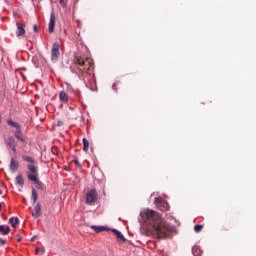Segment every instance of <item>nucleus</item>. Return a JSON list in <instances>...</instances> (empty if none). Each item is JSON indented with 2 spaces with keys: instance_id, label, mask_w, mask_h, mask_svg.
<instances>
[{
  "instance_id": "1",
  "label": "nucleus",
  "mask_w": 256,
  "mask_h": 256,
  "mask_svg": "<svg viewBox=\"0 0 256 256\" xmlns=\"http://www.w3.org/2000/svg\"><path fill=\"white\" fill-rule=\"evenodd\" d=\"M141 219L145 223L152 235L156 239H165L171 233V226L167 221L163 220L161 215L151 209H143L140 212Z\"/></svg>"
},
{
  "instance_id": "2",
  "label": "nucleus",
  "mask_w": 256,
  "mask_h": 256,
  "mask_svg": "<svg viewBox=\"0 0 256 256\" xmlns=\"http://www.w3.org/2000/svg\"><path fill=\"white\" fill-rule=\"evenodd\" d=\"M95 62L91 58L83 56H75L74 58V71L79 77L80 81H83L86 87H91V83L95 81Z\"/></svg>"
},
{
  "instance_id": "3",
  "label": "nucleus",
  "mask_w": 256,
  "mask_h": 256,
  "mask_svg": "<svg viewBox=\"0 0 256 256\" xmlns=\"http://www.w3.org/2000/svg\"><path fill=\"white\" fill-rule=\"evenodd\" d=\"M7 123L10 125V127H14L16 129L14 132V137L18 139V141H21V143H24V145H27V140H25V136H23V132H21V126L19 123L13 120H7Z\"/></svg>"
},
{
  "instance_id": "4",
  "label": "nucleus",
  "mask_w": 256,
  "mask_h": 256,
  "mask_svg": "<svg viewBox=\"0 0 256 256\" xmlns=\"http://www.w3.org/2000/svg\"><path fill=\"white\" fill-rule=\"evenodd\" d=\"M99 198V194L97 193L96 189H91L86 193V203L87 205H93L97 202Z\"/></svg>"
},
{
  "instance_id": "5",
  "label": "nucleus",
  "mask_w": 256,
  "mask_h": 256,
  "mask_svg": "<svg viewBox=\"0 0 256 256\" xmlns=\"http://www.w3.org/2000/svg\"><path fill=\"white\" fill-rule=\"evenodd\" d=\"M59 42H54L51 49V60L54 63L59 61V57L61 56V52H59Z\"/></svg>"
},
{
  "instance_id": "6",
  "label": "nucleus",
  "mask_w": 256,
  "mask_h": 256,
  "mask_svg": "<svg viewBox=\"0 0 256 256\" xmlns=\"http://www.w3.org/2000/svg\"><path fill=\"white\" fill-rule=\"evenodd\" d=\"M28 170L30 172L27 173V178L29 181H37L39 178L37 176L39 175V172L37 171V168L33 164L28 165Z\"/></svg>"
},
{
  "instance_id": "7",
  "label": "nucleus",
  "mask_w": 256,
  "mask_h": 256,
  "mask_svg": "<svg viewBox=\"0 0 256 256\" xmlns=\"http://www.w3.org/2000/svg\"><path fill=\"white\" fill-rule=\"evenodd\" d=\"M4 143H6L8 147H10L13 153H17V140H15V137L9 136L7 139L4 140Z\"/></svg>"
},
{
  "instance_id": "8",
  "label": "nucleus",
  "mask_w": 256,
  "mask_h": 256,
  "mask_svg": "<svg viewBox=\"0 0 256 256\" xmlns=\"http://www.w3.org/2000/svg\"><path fill=\"white\" fill-rule=\"evenodd\" d=\"M16 27H17V31H16L17 37H21L25 35V26L23 25V23L17 22Z\"/></svg>"
},
{
  "instance_id": "9",
  "label": "nucleus",
  "mask_w": 256,
  "mask_h": 256,
  "mask_svg": "<svg viewBox=\"0 0 256 256\" xmlns=\"http://www.w3.org/2000/svg\"><path fill=\"white\" fill-rule=\"evenodd\" d=\"M48 31H49V33H53L55 31V14L54 13L50 14V22H49Z\"/></svg>"
},
{
  "instance_id": "10",
  "label": "nucleus",
  "mask_w": 256,
  "mask_h": 256,
  "mask_svg": "<svg viewBox=\"0 0 256 256\" xmlns=\"http://www.w3.org/2000/svg\"><path fill=\"white\" fill-rule=\"evenodd\" d=\"M34 219H39L41 216V204L37 203L34 207V212L32 213Z\"/></svg>"
},
{
  "instance_id": "11",
  "label": "nucleus",
  "mask_w": 256,
  "mask_h": 256,
  "mask_svg": "<svg viewBox=\"0 0 256 256\" xmlns=\"http://www.w3.org/2000/svg\"><path fill=\"white\" fill-rule=\"evenodd\" d=\"M17 169H19V163L12 158L10 161V171L16 173Z\"/></svg>"
},
{
  "instance_id": "12",
  "label": "nucleus",
  "mask_w": 256,
  "mask_h": 256,
  "mask_svg": "<svg viewBox=\"0 0 256 256\" xmlns=\"http://www.w3.org/2000/svg\"><path fill=\"white\" fill-rule=\"evenodd\" d=\"M16 185H19V187H23V185H25V180H23L22 173L16 176Z\"/></svg>"
},
{
  "instance_id": "13",
  "label": "nucleus",
  "mask_w": 256,
  "mask_h": 256,
  "mask_svg": "<svg viewBox=\"0 0 256 256\" xmlns=\"http://www.w3.org/2000/svg\"><path fill=\"white\" fill-rule=\"evenodd\" d=\"M59 99L60 101H62L63 103H67L69 101V95L66 92H60L59 94Z\"/></svg>"
},
{
  "instance_id": "14",
  "label": "nucleus",
  "mask_w": 256,
  "mask_h": 256,
  "mask_svg": "<svg viewBox=\"0 0 256 256\" xmlns=\"http://www.w3.org/2000/svg\"><path fill=\"white\" fill-rule=\"evenodd\" d=\"M10 231H11V228L9 226H5V225L0 226V233L2 235H9Z\"/></svg>"
},
{
  "instance_id": "15",
  "label": "nucleus",
  "mask_w": 256,
  "mask_h": 256,
  "mask_svg": "<svg viewBox=\"0 0 256 256\" xmlns=\"http://www.w3.org/2000/svg\"><path fill=\"white\" fill-rule=\"evenodd\" d=\"M112 233H114V235H116L118 237V239L120 241H122V243H125V236H123V234L121 232H119V230L113 229Z\"/></svg>"
},
{
  "instance_id": "16",
  "label": "nucleus",
  "mask_w": 256,
  "mask_h": 256,
  "mask_svg": "<svg viewBox=\"0 0 256 256\" xmlns=\"http://www.w3.org/2000/svg\"><path fill=\"white\" fill-rule=\"evenodd\" d=\"M95 233H102V231H107V227L104 226H91L90 227Z\"/></svg>"
},
{
  "instance_id": "17",
  "label": "nucleus",
  "mask_w": 256,
  "mask_h": 256,
  "mask_svg": "<svg viewBox=\"0 0 256 256\" xmlns=\"http://www.w3.org/2000/svg\"><path fill=\"white\" fill-rule=\"evenodd\" d=\"M31 199L33 200V205H35V203H37V200L39 199V194L37 193V190H35V188L32 189Z\"/></svg>"
},
{
  "instance_id": "18",
  "label": "nucleus",
  "mask_w": 256,
  "mask_h": 256,
  "mask_svg": "<svg viewBox=\"0 0 256 256\" xmlns=\"http://www.w3.org/2000/svg\"><path fill=\"white\" fill-rule=\"evenodd\" d=\"M9 223H10L11 227H13V229H15V227H17V225H19V218L12 217L9 219Z\"/></svg>"
},
{
  "instance_id": "19",
  "label": "nucleus",
  "mask_w": 256,
  "mask_h": 256,
  "mask_svg": "<svg viewBox=\"0 0 256 256\" xmlns=\"http://www.w3.org/2000/svg\"><path fill=\"white\" fill-rule=\"evenodd\" d=\"M70 93H73L74 95H76V97H81V91H79V89H75L73 87L68 88Z\"/></svg>"
},
{
  "instance_id": "20",
  "label": "nucleus",
  "mask_w": 256,
  "mask_h": 256,
  "mask_svg": "<svg viewBox=\"0 0 256 256\" xmlns=\"http://www.w3.org/2000/svg\"><path fill=\"white\" fill-rule=\"evenodd\" d=\"M83 151L87 153L89 151V140L87 138H83Z\"/></svg>"
},
{
  "instance_id": "21",
  "label": "nucleus",
  "mask_w": 256,
  "mask_h": 256,
  "mask_svg": "<svg viewBox=\"0 0 256 256\" xmlns=\"http://www.w3.org/2000/svg\"><path fill=\"white\" fill-rule=\"evenodd\" d=\"M22 159H23V161H26L27 163H35V159H33L32 157L27 156V155H23Z\"/></svg>"
},
{
  "instance_id": "22",
  "label": "nucleus",
  "mask_w": 256,
  "mask_h": 256,
  "mask_svg": "<svg viewBox=\"0 0 256 256\" xmlns=\"http://www.w3.org/2000/svg\"><path fill=\"white\" fill-rule=\"evenodd\" d=\"M159 207L162 211H169V204L166 201L162 202Z\"/></svg>"
},
{
  "instance_id": "23",
  "label": "nucleus",
  "mask_w": 256,
  "mask_h": 256,
  "mask_svg": "<svg viewBox=\"0 0 256 256\" xmlns=\"http://www.w3.org/2000/svg\"><path fill=\"white\" fill-rule=\"evenodd\" d=\"M34 182L36 183L37 189H40L41 191L45 189V187L43 186V183L39 181V178L37 179V181H34Z\"/></svg>"
},
{
  "instance_id": "24",
  "label": "nucleus",
  "mask_w": 256,
  "mask_h": 256,
  "mask_svg": "<svg viewBox=\"0 0 256 256\" xmlns=\"http://www.w3.org/2000/svg\"><path fill=\"white\" fill-rule=\"evenodd\" d=\"M194 231L195 233H201V231H203V225H195Z\"/></svg>"
},
{
  "instance_id": "25",
  "label": "nucleus",
  "mask_w": 256,
  "mask_h": 256,
  "mask_svg": "<svg viewBox=\"0 0 256 256\" xmlns=\"http://www.w3.org/2000/svg\"><path fill=\"white\" fill-rule=\"evenodd\" d=\"M165 200H163V198H155V203L156 205H161Z\"/></svg>"
},
{
  "instance_id": "26",
  "label": "nucleus",
  "mask_w": 256,
  "mask_h": 256,
  "mask_svg": "<svg viewBox=\"0 0 256 256\" xmlns=\"http://www.w3.org/2000/svg\"><path fill=\"white\" fill-rule=\"evenodd\" d=\"M39 251L45 253V247H37L36 248V255H39Z\"/></svg>"
},
{
  "instance_id": "27",
  "label": "nucleus",
  "mask_w": 256,
  "mask_h": 256,
  "mask_svg": "<svg viewBox=\"0 0 256 256\" xmlns=\"http://www.w3.org/2000/svg\"><path fill=\"white\" fill-rule=\"evenodd\" d=\"M74 163H75V165H77L78 167H81V162H79V158H77L76 156H74Z\"/></svg>"
},
{
  "instance_id": "28",
  "label": "nucleus",
  "mask_w": 256,
  "mask_h": 256,
  "mask_svg": "<svg viewBox=\"0 0 256 256\" xmlns=\"http://www.w3.org/2000/svg\"><path fill=\"white\" fill-rule=\"evenodd\" d=\"M61 7H67V0H59Z\"/></svg>"
},
{
  "instance_id": "29",
  "label": "nucleus",
  "mask_w": 256,
  "mask_h": 256,
  "mask_svg": "<svg viewBox=\"0 0 256 256\" xmlns=\"http://www.w3.org/2000/svg\"><path fill=\"white\" fill-rule=\"evenodd\" d=\"M33 29H34V32H35V33H37V32L39 31V29L37 28V24H35V25L33 26Z\"/></svg>"
},
{
  "instance_id": "30",
  "label": "nucleus",
  "mask_w": 256,
  "mask_h": 256,
  "mask_svg": "<svg viewBox=\"0 0 256 256\" xmlns=\"http://www.w3.org/2000/svg\"><path fill=\"white\" fill-rule=\"evenodd\" d=\"M0 243H1L2 245H5V243H7V240H3V239L0 238Z\"/></svg>"
},
{
  "instance_id": "31",
  "label": "nucleus",
  "mask_w": 256,
  "mask_h": 256,
  "mask_svg": "<svg viewBox=\"0 0 256 256\" xmlns=\"http://www.w3.org/2000/svg\"><path fill=\"white\" fill-rule=\"evenodd\" d=\"M116 87H117L116 84H113V85H112V89H114V91H117V88H116Z\"/></svg>"
},
{
  "instance_id": "32",
  "label": "nucleus",
  "mask_w": 256,
  "mask_h": 256,
  "mask_svg": "<svg viewBox=\"0 0 256 256\" xmlns=\"http://www.w3.org/2000/svg\"><path fill=\"white\" fill-rule=\"evenodd\" d=\"M35 239H37V236H33V237L31 238V241L34 242Z\"/></svg>"
},
{
  "instance_id": "33",
  "label": "nucleus",
  "mask_w": 256,
  "mask_h": 256,
  "mask_svg": "<svg viewBox=\"0 0 256 256\" xmlns=\"http://www.w3.org/2000/svg\"><path fill=\"white\" fill-rule=\"evenodd\" d=\"M2 208H3V205L0 203V211H1Z\"/></svg>"
},
{
  "instance_id": "34",
  "label": "nucleus",
  "mask_w": 256,
  "mask_h": 256,
  "mask_svg": "<svg viewBox=\"0 0 256 256\" xmlns=\"http://www.w3.org/2000/svg\"><path fill=\"white\" fill-rule=\"evenodd\" d=\"M0 123H1V115H0Z\"/></svg>"
}]
</instances>
